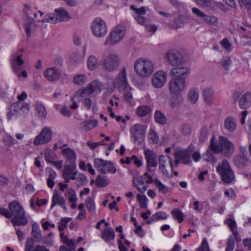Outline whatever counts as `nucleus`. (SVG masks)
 I'll use <instances>...</instances> for the list:
<instances>
[{
  "instance_id": "f257e3e1",
  "label": "nucleus",
  "mask_w": 251,
  "mask_h": 251,
  "mask_svg": "<svg viewBox=\"0 0 251 251\" xmlns=\"http://www.w3.org/2000/svg\"><path fill=\"white\" fill-rule=\"evenodd\" d=\"M11 214V222L14 226H24L27 225L28 220L25 216L23 207L17 201L11 202L8 205Z\"/></svg>"
},
{
  "instance_id": "f03ea898",
  "label": "nucleus",
  "mask_w": 251,
  "mask_h": 251,
  "mask_svg": "<svg viewBox=\"0 0 251 251\" xmlns=\"http://www.w3.org/2000/svg\"><path fill=\"white\" fill-rule=\"evenodd\" d=\"M134 69L139 75L148 77L152 74L154 67L151 61L139 59L135 63Z\"/></svg>"
},
{
  "instance_id": "7ed1b4c3",
  "label": "nucleus",
  "mask_w": 251,
  "mask_h": 251,
  "mask_svg": "<svg viewBox=\"0 0 251 251\" xmlns=\"http://www.w3.org/2000/svg\"><path fill=\"white\" fill-rule=\"evenodd\" d=\"M217 171L220 175L222 180L226 183H230L234 180L235 175L228 162L224 159L222 164L217 167Z\"/></svg>"
},
{
  "instance_id": "20e7f679",
  "label": "nucleus",
  "mask_w": 251,
  "mask_h": 251,
  "mask_svg": "<svg viewBox=\"0 0 251 251\" xmlns=\"http://www.w3.org/2000/svg\"><path fill=\"white\" fill-rule=\"evenodd\" d=\"M146 126L141 124H136L130 128L129 131L134 144L141 145L145 140Z\"/></svg>"
},
{
  "instance_id": "39448f33",
  "label": "nucleus",
  "mask_w": 251,
  "mask_h": 251,
  "mask_svg": "<svg viewBox=\"0 0 251 251\" xmlns=\"http://www.w3.org/2000/svg\"><path fill=\"white\" fill-rule=\"evenodd\" d=\"M120 63L119 58L115 53H109L102 59V66L104 69L109 72L116 71Z\"/></svg>"
},
{
  "instance_id": "423d86ee",
  "label": "nucleus",
  "mask_w": 251,
  "mask_h": 251,
  "mask_svg": "<svg viewBox=\"0 0 251 251\" xmlns=\"http://www.w3.org/2000/svg\"><path fill=\"white\" fill-rule=\"evenodd\" d=\"M31 235L32 237L28 238L26 241L25 249L26 251H30L31 249L33 248L34 244L40 241L42 239L41 230L37 223L35 222L32 225Z\"/></svg>"
},
{
  "instance_id": "0eeeda50",
  "label": "nucleus",
  "mask_w": 251,
  "mask_h": 251,
  "mask_svg": "<svg viewBox=\"0 0 251 251\" xmlns=\"http://www.w3.org/2000/svg\"><path fill=\"white\" fill-rule=\"evenodd\" d=\"M55 12V13H50L46 15L42 22L55 24L61 22L64 18H70L68 12L63 8L56 9Z\"/></svg>"
},
{
  "instance_id": "6e6552de",
  "label": "nucleus",
  "mask_w": 251,
  "mask_h": 251,
  "mask_svg": "<svg viewBox=\"0 0 251 251\" xmlns=\"http://www.w3.org/2000/svg\"><path fill=\"white\" fill-rule=\"evenodd\" d=\"M94 167L96 168L100 173L106 174L110 172L115 174L116 169L114 164L108 161L104 160L102 159L97 158L94 162Z\"/></svg>"
},
{
  "instance_id": "1a4fd4ad",
  "label": "nucleus",
  "mask_w": 251,
  "mask_h": 251,
  "mask_svg": "<svg viewBox=\"0 0 251 251\" xmlns=\"http://www.w3.org/2000/svg\"><path fill=\"white\" fill-rule=\"evenodd\" d=\"M75 162L69 163L64 165L62 171V177L66 182H69L71 179L75 180L77 171L76 170Z\"/></svg>"
},
{
  "instance_id": "9d476101",
  "label": "nucleus",
  "mask_w": 251,
  "mask_h": 251,
  "mask_svg": "<svg viewBox=\"0 0 251 251\" xmlns=\"http://www.w3.org/2000/svg\"><path fill=\"white\" fill-rule=\"evenodd\" d=\"M186 81L177 77L171 79L169 82V89L171 94L177 95L184 90Z\"/></svg>"
},
{
  "instance_id": "9b49d317",
  "label": "nucleus",
  "mask_w": 251,
  "mask_h": 251,
  "mask_svg": "<svg viewBox=\"0 0 251 251\" xmlns=\"http://www.w3.org/2000/svg\"><path fill=\"white\" fill-rule=\"evenodd\" d=\"M94 34L98 37H103L107 32L105 22L100 18H96L91 26Z\"/></svg>"
},
{
  "instance_id": "f8f14e48",
  "label": "nucleus",
  "mask_w": 251,
  "mask_h": 251,
  "mask_svg": "<svg viewBox=\"0 0 251 251\" xmlns=\"http://www.w3.org/2000/svg\"><path fill=\"white\" fill-rule=\"evenodd\" d=\"M219 141L221 146V152L223 151L225 156L229 157L232 156L234 151V146L226 137L223 136L219 137Z\"/></svg>"
},
{
  "instance_id": "ddd939ff",
  "label": "nucleus",
  "mask_w": 251,
  "mask_h": 251,
  "mask_svg": "<svg viewBox=\"0 0 251 251\" xmlns=\"http://www.w3.org/2000/svg\"><path fill=\"white\" fill-rule=\"evenodd\" d=\"M166 57L172 66L179 65L183 63L182 55L176 50H169L166 54Z\"/></svg>"
},
{
  "instance_id": "4468645a",
  "label": "nucleus",
  "mask_w": 251,
  "mask_h": 251,
  "mask_svg": "<svg viewBox=\"0 0 251 251\" xmlns=\"http://www.w3.org/2000/svg\"><path fill=\"white\" fill-rule=\"evenodd\" d=\"M51 139V131L48 127L44 128L34 139L35 145L44 144L49 142Z\"/></svg>"
},
{
  "instance_id": "2eb2a0df",
  "label": "nucleus",
  "mask_w": 251,
  "mask_h": 251,
  "mask_svg": "<svg viewBox=\"0 0 251 251\" xmlns=\"http://www.w3.org/2000/svg\"><path fill=\"white\" fill-rule=\"evenodd\" d=\"M167 80V75L163 71L156 72L153 75L151 79L153 86L156 88L162 87L166 83Z\"/></svg>"
},
{
  "instance_id": "dca6fc26",
  "label": "nucleus",
  "mask_w": 251,
  "mask_h": 251,
  "mask_svg": "<svg viewBox=\"0 0 251 251\" xmlns=\"http://www.w3.org/2000/svg\"><path fill=\"white\" fill-rule=\"evenodd\" d=\"M125 33L126 26L124 25L121 24L118 25L111 33V42L114 44L119 42L123 38Z\"/></svg>"
},
{
  "instance_id": "f3484780",
  "label": "nucleus",
  "mask_w": 251,
  "mask_h": 251,
  "mask_svg": "<svg viewBox=\"0 0 251 251\" xmlns=\"http://www.w3.org/2000/svg\"><path fill=\"white\" fill-rule=\"evenodd\" d=\"M169 165L172 172L173 171V164L172 158L168 156L160 155L159 158V168L163 175L168 176L169 172L166 166Z\"/></svg>"
},
{
  "instance_id": "a211bd4d",
  "label": "nucleus",
  "mask_w": 251,
  "mask_h": 251,
  "mask_svg": "<svg viewBox=\"0 0 251 251\" xmlns=\"http://www.w3.org/2000/svg\"><path fill=\"white\" fill-rule=\"evenodd\" d=\"M12 104L15 109L14 110L17 112L19 118H25L30 110L29 105L25 102L16 101Z\"/></svg>"
},
{
  "instance_id": "6ab92c4d",
  "label": "nucleus",
  "mask_w": 251,
  "mask_h": 251,
  "mask_svg": "<svg viewBox=\"0 0 251 251\" xmlns=\"http://www.w3.org/2000/svg\"><path fill=\"white\" fill-rule=\"evenodd\" d=\"M190 69L187 67H177L173 68L170 72V75L173 77L183 79L184 80L189 76Z\"/></svg>"
},
{
  "instance_id": "aec40b11",
  "label": "nucleus",
  "mask_w": 251,
  "mask_h": 251,
  "mask_svg": "<svg viewBox=\"0 0 251 251\" xmlns=\"http://www.w3.org/2000/svg\"><path fill=\"white\" fill-rule=\"evenodd\" d=\"M114 86L122 89H124L126 88L127 86V81L125 68L123 69L122 71L118 75L117 78L115 79Z\"/></svg>"
},
{
  "instance_id": "412c9836",
  "label": "nucleus",
  "mask_w": 251,
  "mask_h": 251,
  "mask_svg": "<svg viewBox=\"0 0 251 251\" xmlns=\"http://www.w3.org/2000/svg\"><path fill=\"white\" fill-rule=\"evenodd\" d=\"M145 158L147 161V169L150 171L151 167H156L157 165L156 155L154 152L151 150H147L145 152Z\"/></svg>"
},
{
  "instance_id": "4be33fe9",
  "label": "nucleus",
  "mask_w": 251,
  "mask_h": 251,
  "mask_svg": "<svg viewBox=\"0 0 251 251\" xmlns=\"http://www.w3.org/2000/svg\"><path fill=\"white\" fill-rule=\"evenodd\" d=\"M56 204L60 205L64 210H67L66 206H65V200L58 191H54L53 193L50 208L52 209Z\"/></svg>"
},
{
  "instance_id": "5701e85b",
  "label": "nucleus",
  "mask_w": 251,
  "mask_h": 251,
  "mask_svg": "<svg viewBox=\"0 0 251 251\" xmlns=\"http://www.w3.org/2000/svg\"><path fill=\"white\" fill-rule=\"evenodd\" d=\"M44 76L50 81H54L59 78L60 73L55 68H50L46 70L44 73Z\"/></svg>"
},
{
  "instance_id": "b1692460",
  "label": "nucleus",
  "mask_w": 251,
  "mask_h": 251,
  "mask_svg": "<svg viewBox=\"0 0 251 251\" xmlns=\"http://www.w3.org/2000/svg\"><path fill=\"white\" fill-rule=\"evenodd\" d=\"M174 155L175 157H177L185 164H188L191 162L190 154L188 150L176 151Z\"/></svg>"
},
{
  "instance_id": "393cba45",
  "label": "nucleus",
  "mask_w": 251,
  "mask_h": 251,
  "mask_svg": "<svg viewBox=\"0 0 251 251\" xmlns=\"http://www.w3.org/2000/svg\"><path fill=\"white\" fill-rule=\"evenodd\" d=\"M133 182L134 186L141 193L145 192L148 188V184L144 181L142 176L134 178Z\"/></svg>"
},
{
  "instance_id": "a878e982",
  "label": "nucleus",
  "mask_w": 251,
  "mask_h": 251,
  "mask_svg": "<svg viewBox=\"0 0 251 251\" xmlns=\"http://www.w3.org/2000/svg\"><path fill=\"white\" fill-rule=\"evenodd\" d=\"M214 91L210 88L205 89L202 93L204 101L207 105H211L214 101Z\"/></svg>"
},
{
  "instance_id": "bb28decb",
  "label": "nucleus",
  "mask_w": 251,
  "mask_h": 251,
  "mask_svg": "<svg viewBox=\"0 0 251 251\" xmlns=\"http://www.w3.org/2000/svg\"><path fill=\"white\" fill-rule=\"evenodd\" d=\"M239 104L242 109L250 107L251 106V93H245L240 99Z\"/></svg>"
},
{
  "instance_id": "cd10ccee",
  "label": "nucleus",
  "mask_w": 251,
  "mask_h": 251,
  "mask_svg": "<svg viewBox=\"0 0 251 251\" xmlns=\"http://www.w3.org/2000/svg\"><path fill=\"white\" fill-rule=\"evenodd\" d=\"M24 63V61L22 58V55H19L15 59H12L11 61V65L13 71L17 74L18 76H20V75L19 73L22 69V65Z\"/></svg>"
},
{
  "instance_id": "c85d7f7f",
  "label": "nucleus",
  "mask_w": 251,
  "mask_h": 251,
  "mask_svg": "<svg viewBox=\"0 0 251 251\" xmlns=\"http://www.w3.org/2000/svg\"><path fill=\"white\" fill-rule=\"evenodd\" d=\"M224 128L229 132H234L236 128V121L232 117H226L224 121Z\"/></svg>"
},
{
  "instance_id": "c756f323",
  "label": "nucleus",
  "mask_w": 251,
  "mask_h": 251,
  "mask_svg": "<svg viewBox=\"0 0 251 251\" xmlns=\"http://www.w3.org/2000/svg\"><path fill=\"white\" fill-rule=\"evenodd\" d=\"M135 14L134 15V18L139 24H145L147 22V19L145 18L142 15L146 14V10L144 7H142L136 9Z\"/></svg>"
},
{
  "instance_id": "7c9ffc66",
  "label": "nucleus",
  "mask_w": 251,
  "mask_h": 251,
  "mask_svg": "<svg viewBox=\"0 0 251 251\" xmlns=\"http://www.w3.org/2000/svg\"><path fill=\"white\" fill-rule=\"evenodd\" d=\"M151 112V108L149 106L146 105L139 106L136 110V113L139 117H145L150 114Z\"/></svg>"
},
{
  "instance_id": "2f4dec72",
  "label": "nucleus",
  "mask_w": 251,
  "mask_h": 251,
  "mask_svg": "<svg viewBox=\"0 0 251 251\" xmlns=\"http://www.w3.org/2000/svg\"><path fill=\"white\" fill-rule=\"evenodd\" d=\"M234 164L239 168H242L248 165L249 160L245 156L238 155L234 158Z\"/></svg>"
},
{
  "instance_id": "473e14b6",
  "label": "nucleus",
  "mask_w": 251,
  "mask_h": 251,
  "mask_svg": "<svg viewBox=\"0 0 251 251\" xmlns=\"http://www.w3.org/2000/svg\"><path fill=\"white\" fill-rule=\"evenodd\" d=\"M155 122L160 125H165L167 122V119L162 111L156 110L154 114Z\"/></svg>"
},
{
  "instance_id": "72a5a7b5",
  "label": "nucleus",
  "mask_w": 251,
  "mask_h": 251,
  "mask_svg": "<svg viewBox=\"0 0 251 251\" xmlns=\"http://www.w3.org/2000/svg\"><path fill=\"white\" fill-rule=\"evenodd\" d=\"M98 125V122L96 120H86L81 123L82 128L85 131H89Z\"/></svg>"
},
{
  "instance_id": "f704fd0d",
  "label": "nucleus",
  "mask_w": 251,
  "mask_h": 251,
  "mask_svg": "<svg viewBox=\"0 0 251 251\" xmlns=\"http://www.w3.org/2000/svg\"><path fill=\"white\" fill-rule=\"evenodd\" d=\"M101 237L106 242L114 240L115 238L114 230L111 228H105L101 233Z\"/></svg>"
},
{
  "instance_id": "c9c22d12",
  "label": "nucleus",
  "mask_w": 251,
  "mask_h": 251,
  "mask_svg": "<svg viewBox=\"0 0 251 251\" xmlns=\"http://www.w3.org/2000/svg\"><path fill=\"white\" fill-rule=\"evenodd\" d=\"M62 153L64 157H66L70 163L75 162L76 160V153L70 148L64 149L62 151Z\"/></svg>"
},
{
  "instance_id": "e433bc0d",
  "label": "nucleus",
  "mask_w": 251,
  "mask_h": 251,
  "mask_svg": "<svg viewBox=\"0 0 251 251\" xmlns=\"http://www.w3.org/2000/svg\"><path fill=\"white\" fill-rule=\"evenodd\" d=\"M35 109L37 111L38 116L41 118H45L47 111L44 104L40 101H37L35 104Z\"/></svg>"
},
{
  "instance_id": "4c0bfd02",
  "label": "nucleus",
  "mask_w": 251,
  "mask_h": 251,
  "mask_svg": "<svg viewBox=\"0 0 251 251\" xmlns=\"http://www.w3.org/2000/svg\"><path fill=\"white\" fill-rule=\"evenodd\" d=\"M199 97V91L197 88L191 89L188 94V99L192 103H195Z\"/></svg>"
},
{
  "instance_id": "58836bf2",
  "label": "nucleus",
  "mask_w": 251,
  "mask_h": 251,
  "mask_svg": "<svg viewBox=\"0 0 251 251\" xmlns=\"http://www.w3.org/2000/svg\"><path fill=\"white\" fill-rule=\"evenodd\" d=\"M208 149L214 153L221 152V146L219 142V144L216 142V138L215 137H213L211 138Z\"/></svg>"
},
{
  "instance_id": "ea45409f",
  "label": "nucleus",
  "mask_w": 251,
  "mask_h": 251,
  "mask_svg": "<svg viewBox=\"0 0 251 251\" xmlns=\"http://www.w3.org/2000/svg\"><path fill=\"white\" fill-rule=\"evenodd\" d=\"M109 183V180L106 176L98 175L96 179V185L99 187H103Z\"/></svg>"
},
{
  "instance_id": "a19ab883",
  "label": "nucleus",
  "mask_w": 251,
  "mask_h": 251,
  "mask_svg": "<svg viewBox=\"0 0 251 251\" xmlns=\"http://www.w3.org/2000/svg\"><path fill=\"white\" fill-rule=\"evenodd\" d=\"M219 63L222 67L227 71L229 70L230 68L232 65V62L230 58L228 56L223 57Z\"/></svg>"
},
{
  "instance_id": "79ce46f5",
  "label": "nucleus",
  "mask_w": 251,
  "mask_h": 251,
  "mask_svg": "<svg viewBox=\"0 0 251 251\" xmlns=\"http://www.w3.org/2000/svg\"><path fill=\"white\" fill-rule=\"evenodd\" d=\"M91 92L94 94H98L101 91V83L98 81H93L88 85Z\"/></svg>"
},
{
  "instance_id": "37998d69",
  "label": "nucleus",
  "mask_w": 251,
  "mask_h": 251,
  "mask_svg": "<svg viewBox=\"0 0 251 251\" xmlns=\"http://www.w3.org/2000/svg\"><path fill=\"white\" fill-rule=\"evenodd\" d=\"M87 65L90 70H95L98 66V61L96 57L94 55L89 56L88 59Z\"/></svg>"
},
{
  "instance_id": "c03bdc74",
  "label": "nucleus",
  "mask_w": 251,
  "mask_h": 251,
  "mask_svg": "<svg viewBox=\"0 0 251 251\" xmlns=\"http://www.w3.org/2000/svg\"><path fill=\"white\" fill-rule=\"evenodd\" d=\"M65 196L70 202H76L77 201L75 192L73 189L69 188L67 189L66 191Z\"/></svg>"
},
{
  "instance_id": "a18cd8bd",
  "label": "nucleus",
  "mask_w": 251,
  "mask_h": 251,
  "mask_svg": "<svg viewBox=\"0 0 251 251\" xmlns=\"http://www.w3.org/2000/svg\"><path fill=\"white\" fill-rule=\"evenodd\" d=\"M173 217L177 220L178 223H181L184 220V214L179 209L176 208L172 211Z\"/></svg>"
},
{
  "instance_id": "49530a36",
  "label": "nucleus",
  "mask_w": 251,
  "mask_h": 251,
  "mask_svg": "<svg viewBox=\"0 0 251 251\" xmlns=\"http://www.w3.org/2000/svg\"><path fill=\"white\" fill-rule=\"evenodd\" d=\"M94 93L91 92L90 89L88 86L85 87L83 89H80L76 92V96H79L80 97L85 98L87 96H90Z\"/></svg>"
},
{
  "instance_id": "de8ad7c7",
  "label": "nucleus",
  "mask_w": 251,
  "mask_h": 251,
  "mask_svg": "<svg viewBox=\"0 0 251 251\" xmlns=\"http://www.w3.org/2000/svg\"><path fill=\"white\" fill-rule=\"evenodd\" d=\"M14 110H15V109H14L12 104L8 108V112L6 114L8 121H10L13 118L17 119L19 118L17 112H15Z\"/></svg>"
},
{
  "instance_id": "09e8293b",
  "label": "nucleus",
  "mask_w": 251,
  "mask_h": 251,
  "mask_svg": "<svg viewBox=\"0 0 251 251\" xmlns=\"http://www.w3.org/2000/svg\"><path fill=\"white\" fill-rule=\"evenodd\" d=\"M82 103L84 107L87 109H90L91 108L93 109H97V105L95 102H93L91 99L88 98H84L82 101Z\"/></svg>"
},
{
  "instance_id": "8fccbe9b",
  "label": "nucleus",
  "mask_w": 251,
  "mask_h": 251,
  "mask_svg": "<svg viewBox=\"0 0 251 251\" xmlns=\"http://www.w3.org/2000/svg\"><path fill=\"white\" fill-rule=\"evenodd\" d=\"M195 2L203 8H211L213 4L212 0H195Z\"/></svg>"
},
{
  "instance_id": "3c124183",
  "label": "nucleus",
  "mask_w": 251,
  "mask_h": 251,
  "mask_svg": "<svg viewBox=\"0 0 251 251\" xmlns=\"http://www.w3.org/2000/svg\"><path fill=\"white\" fill-rule=\"evenodd\" d=\"M86 206L88 210L91 212L94 213L95 211V204L94 201L91 197H88L86 200L85 202Z\"/></svg>"
},
{
  "instance_id": "603ef678",
  "label": "nucleus",
  "mask_w": 251,
  "mask_h": 251,
  "mask_svg": "<svg viewBox=\"0 0 251 251\" xmlns=\"http://www.w3.org/2000/svg\"><path fill=\"white\" fill-rule=\"evenodd\" d=\"M208 136V129L206 126H203L201 128L200 137L199 141L201 143H204L207 139Z\"/></svg>"
},
{
  "instance_id": "864d4df0",
  "label": "nucleus",
  "mask_w": 251,
  "mask_h": 251,
  "mask_svg": "<svg viewBox=\"0 0 251 251\" xmlns=\"http://www.w3.org/2000/svg\"><path fill=\"white\" fill-rule=\"evenodd\" d=\"M33 22L34 19L28 16L25 24V29L27 37L31 35V25Z\"/></svg>"
},
{
  "instance_id": "5fc2aeb1",
  "label": "nucleus",
  "mask_w": 251,
  "mask_h": 251,
  "mask_svg": "<svg viewBox=\"0 0 251 251\" xmlns=\"http://www.w3.org/2000/svg\"><path fill=\"white\" fill-rule=\"evenodd\" d=\"M202 19L206 23L211 25H216L218 22V20L217 17L208 15L205 14H204Z\"/></svg>"
},
{
  "instance_id": "6e6d98bb",
  "label": "nucleus",
  "mask_w": 251,
  "mask_h": 251,
  "mask_svg": "<svg viewBox=\"0 0 251 251\" xmlns=\"http://www.w3.org/2000/svg\"><path fill=\"white\" fill-rule=\"evenodd\" d=\"M154 185L159 191H161L164 194H167L169 192L168 187L158 179H155Z\"/></svg>"
},
{
  "instance_id": "4d7b16f0",
  "label": "nucleus",
  "mask_w": 251,
  "mask_h": 251,
  "mask_svg": "<svg viewBox=\"0 0 251 251\" xmlns=\"http://www.w3.org/2000/svg\"><path fill=\"white\" fill-rule=\"evenodd\" d=\"M72 220L71 218H61L58 224V230L59 231H63L67 226V224Z\"/></svg>"
},
{
  "instance_id": "13d9d810",
  "label": "nucleus",
  "mask_w": 251,
  "mask_h": 251,
  "mask_svg": "<svg viewBox=\"0 0 251 251\" xmlns=\"http://www.w3.org/2000/svg\"><path fill=\"white\" fill-rule=\"evenodd\" d=\"M180 129L182 134L184 136H188L191 133L192 130L191 126L188 124H182L180 126Z\"/></svg>"
},
{
  "instance_id": "bf43d9fd",
  "label": "nucleus",
  "mask_w": 251,
  "mask_h": 251,
  "mask_svg": "<svg viewBox=\"0 0 251 251\" xmlns=\"http://www.w3.org/2000/svg\"><path fill=\"white\" fill-rule=\"evenodd\" d=\"M137 199L141 208H145L147 207V198L145 195L138 194Z\"/></svg>"
},
{
  "instance_id": "052dcab7",
  "label": "nucleus",
  "mask_w": 251,
  "mask_h": 251,
  "mask_svg": "<svg viewBox=\"0 0 251 251\" xmlns=\"http://www.w3.org/2000/svg\"><path fill=\"white\" fill-rule=\"evenodd\" d=\"M86 76L84 75H79L74 77L75 83L77 85H83L86 82Z\"/></svg>"
},
{
  "instance_id": "680f3d73",
  "label": "nucleus",
  "mask_w": 251,
  "mask_h": 251,
  "mask_svg": "<svg viewBox=\"0 0 251 251\" xmlns=\"http://www.w3.org/2000/svg\"><path fill=\"white\" fill-rule=\"evenodd\" d=\"M149 137L150 139L154 144H157L159 142V137L155 132L153 129H150L149 132Z\"/></svg>"
},
{
  "instance_id": "e2e57ef3",
  "label": "nucleus",
  "mask_w": 251,
  "mask_h": 251,
  "mask_svg": "<svg viewBox=\"0 0 251 251\" xmlns=\"http://www.w3.org/2000/svg\"><path fill=\"white\" fill-rule=\"evenodd\" d=\"M235 246L234 238L230 236L226 242V251H233Z\"/></svg>"
},
{
  "instance_id": "0e129e2a",
  "label": "nucleus",
  "mask_w": 251,
  "mask_h": 251,
  "mask_svg": "<svg viewBox=\"0 0 251 251\" xmlns=\"http://www.w3.org/2000/svg\"><path fill=\"white\" fill-rule=\"evenodd\" d=\"M203 157L206 161H208L212 163H215L216 162L215 156L208 150H207L203 155Z\"/></svg>"
},
{
  "instance_id": "69168bd1",
  "label": "nucleus",
  "mask_w": 251,
  "mask_h": 251,
  "mask_svg": "<svg viewBox=\"0 0 251 251\" xmlns=\"http://www.w3.org/2000/svg\"><path fill=\"white\" fill-rule=\"evenodd\" d=\"M182 101V99L180 97H176L171 99L169 105L172 108H174L178 106Z\"/></svg>"
},
{
  "instance_id": "338daca9",
  "label": "nucleus",
  "mask_w": 251,
  "mask_h": 251,
  "mask_svg": "<svg viewBox=\"0 0 251 251\" xmlns=\"http://www.w3.org/2000/svg\"><path fill=\"white\" fill-rule=\"evenodd\" d=\"M45 158L47 162L51 163L55 158V153L50 150L49 151L45 153Z\"/></svg>"
},
{
  "instance_id": "774afa93",
  "label": "nucleus",
  "mask_w": 251,
  "mask_h": 251,
  "mask_svg": "<svg viewBox=\"0 0 251 251\" xmlns=\"http://www.w3.org/2000/svg\"><path fill=\"white\" fill-rule=\"evenodd\" d=\"M156 221L165 220L167 218V214L163 211H159L153 215Z\"/></svg>"
}]
</instances>
